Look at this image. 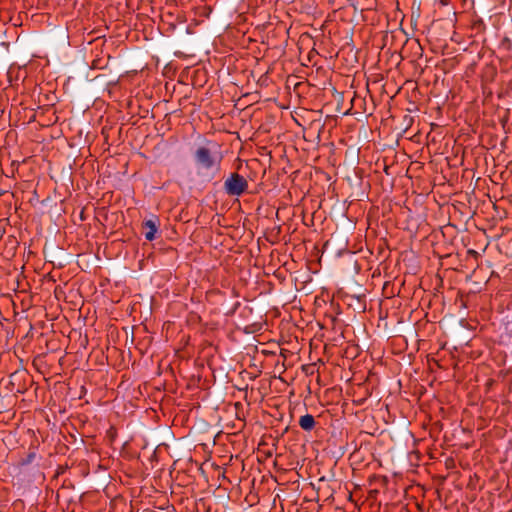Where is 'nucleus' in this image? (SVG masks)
<instances>
[{"label": "nucleus", "mask_w": 512, "mask_h": 512, "mask_svg": "<svg viewBox=\"0 0 512 512\" xmlns=\"http://www.w3.org/2000/svg\"><path fill=\"white\" fill-rule=\"evenodd\" d=\"M193 156L199 176L211 181L220 172L223 156L216 143L208 142L207 145L198 146Z\"/></svg>", "instance_id": "nucleus-1"}, {"label": "nucleus", "mask_w": 512, "mask_h": 512, "mask_svg": "<svg viewBox=\"0 0 512 512\" xmlns=\"http://www.w3.org/2000/svg\"><path fill=\"white\" fill-rule=\"evenodd\" d=\"M248 181L239 173H231L224 182V190L229 196H240L246 192Z\"/></svg>", "instance_id": "nucleus-2"}, {"label": "nucleus", "mask_w": 512, "mask_h": 512, "mask_svg": "<svg viewBox=\"0 0 512 512\" xmlns=\"http://www.w3.org/2000/svg\"><path fill=\"white\" fill-rule=\"evenodd\" d=\"M160 226V220L158 216L153 215L151 218L142 222V230L144 232L145 239L153 241L156 238Z\"/></svg>", "instance_id": "nucleus-3"}, {"label": "nucleus", "mask_w": 512, "mask_h": 512, "mask_svg": "<svg viewBox=\"0 0 512 512\" xmlns=\"http://www.w3.org/2000/svg\"><path fill=\"white\" fill-rule=\"evenodd\" d=\"M299 426L306 432L312 431L316 426V421L313 415L305 414L299 419Z\"/></svg>", "instance_id": "nucleus-4"}, {"label": "nucleus", "mask_w": 512, "mask_h": 512, "mask_svg": "<svg viewBox=\"0 0 512 512\" xmlns=\"http://www.w3.org/2000/svg\"><path fill=\"white\" fill-rule=\"evenodd\" d=\"M36 458V452L35 451H29L28 454L20 460L21 466H26L31 464Z\"/></svg>", "instance_id": "nucleus-5"}, {"label": "nucleus", "mask_w": 512, "mask_h": 512, "mask_svg": "<svg viewBox=\"0 0 512 512\" xmlns=\"http://www.w3.org/2000/svg\"><path fill=\"white\" fill-rule=\"evenodd\" d=\"M240 306V303L239 302H236L233 309L231 311H229L227 314L228 315H232L235 313V311L237 310V308Z\"/></svg>", "instance_id": "nucleus-6"}, {"label": "nucleus", "mask_w": 512, "mask_h": 512, "mask_svg": "<svg viewBox=\"0 0 512 512\" xmlns=\"http://www.w3.org/2000/svg\"><path fill=\"white\" fill-rule=\"evenodd\" d=\"M475 25H478L479 27L484 26L482 21H479L478 23H475Z\"/></svg>", "instance_id": "nucleus-7"}]
</instances>
